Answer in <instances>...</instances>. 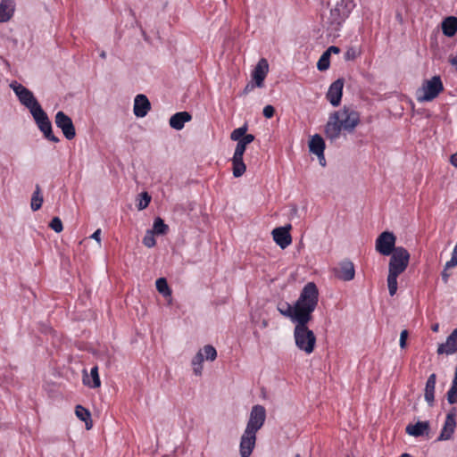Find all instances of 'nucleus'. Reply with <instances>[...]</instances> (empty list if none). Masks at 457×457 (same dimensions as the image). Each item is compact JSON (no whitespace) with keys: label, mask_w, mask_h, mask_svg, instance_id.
<instances>
[{"label":"nucleus","mask_w":457,"mask_h":457,"mask_svg":"<svg viewBox=\"0 0 457 457\" xmlns=\"http://www.w3.org/2000/svg\"><path fill=\"white\" fill-rule=\"evenodd\" d=\"M457 266V258L455 256H452L451 260L445 263V270L452 269Z\"/></svg>","instance_id":"44"},{"label":"nucleus","mask_w":457,"mask_h":457,"mask_svg":"<svg viewBox=\"0 0 457 457\" xmlns=\"http://www.w3.org/2000/svg\"><path fill=\"white\" fill-rule=\"evenodd\" d=\"M269 71V63L268 61L265 58H262L256 66L254 67L253 73H252V79L255 82V85L257 87H263V81L268 74Z\"/></svg>","instance_id":"17"},{"label":"nucleus","mask_w":457,"mask_h":457,"mask_svg":"<svg viewBox=\"0 0 457 457\" xmlns=\"http://www.w3.org/2000/svg\"><path fill=\"white\" fill-rule=\"evenodd\" d=\"M325 142L321 136L315 134L309 142V150L319 158H324Z\"/></svg>","instance_id":"23"},{"label":"nucleus","mask_w":457,"mask_h":457,"mask_svg":"<svg viewBox=\"0 0 457 457\" xmlns=\"http://www.w3.org/2000/svg\"><path fill=\"white\" fill-rule=\"evenodd\" d=\"M442 279L445 283H447L448 282V278H449V274L447 273L446 270L444 269V270L442 271Z\"/></svg>","instance_id":"51"},{"label":"nucleus","mask_w":457,"mask_h":457,"mask_svg":"<svg viewBox=\"0 0 457 457\" xmlns=\"http://www.w3.org/2000/svg\"><path fill=\"white\" fill-rule=\"evenodd\" d=\"M201 351L207 361H213L217 358V351L211 345H204Z\"/></svg>","instance_id":"33"},{"label":"nucleus","mask_w":457,"mask_h":457,"mask_svg":"<svg viewBox=\"0 0 457 457\" xmlns=\"http://www.w3.org/2000/svg\"><path fill=\"white\" fill-rule=\"evenodd\" d=\"M326 52L331 55V54H339L340 53V48L338 46H329Z\"/></svg>","instance_id":"46"},{"label":"nucleus","mask_w":457,"mask_h":457,"mask_svg":"<svg viewBox=\"0 0 457 457\" xmlns=\"http://www.w3.org/2000/svg\"><path fill=\"white\" fill-rule=\"evenodd\" d=\"M255 87H257V86L255 85V82L253 80L252 82L248 83V84L245 87V88H244V90H243V94H244V95L248 94L249 92H251L252 90H253V88H254Z\"/></svg>","instance_id":"45"},{"label":"nucleus","mask_w":457,"mask_h":457,"mask_svg":"<svg viewBox=\"0 0 457 457\" xmlns=\"http://www.w3.org/2000/svg\"><path fill=\"white\" fill-rule=\"evenodd\" d=\"M456 389H457V367H456V370H455V374H454V378L453 380L452 386L449 389V398L452 399L453 394L456 392Z\"/></svg>","instance_id":"42"},{"label":"nucleus","mask_w":457,"mask_h":457,"mask_svg":"<svg viewBox=\"0 0 457 457\" xmlns=\"http://www.w3.org/2000/svg\"><path fill=\"white\" fill-rule=\"evenodd\" d=\"M83 372H84L83 384L85 386H87L91 388H97L101 386V380L99 378L97 366H94L91 369V371H90L91 379L89 378V376L87 375V373L85 370H83Z\"/></svg>","instance_id":"26"},{"label":"nucleus","mask_w":457,"mask_h":457,"mask_svg":"<svg viewBox=\"0 0 457 457\" xmlns=\"http://www.w3.org/2000/svg\"><path fill=\"white\" fill-rule=\"evenodd\" d=\"M100 236H101V229H96L91 236V237L95 240H96L97 242H100L101 238H100Z\"/></svg>","instance_id":"48"},{"label":"nucleus","mask_w":457,"mask_h":457,"mask_svg":"<svg viewBox=\"0 0 457 457\" xmlns=\"http://www.w3.org/2000/svg\"><path fill=\"white\" fill-rule=\"evenodd\" d=\"M451 163L457 168V152L451 156Z\"/></svg>","instance_id":"50"},{"label":"nucleus","mask_w":457,"mask_h":457,"mask_svg":"<svg viewBox=\"0 0 457 457\" xmlns=\"http://www.w3.org/2000/svg\"><path fill=\"white\" fill-rule=\"evenodd\" d=\"M330 55L325 51L317 62V68L320 71H327L330 65Z\"/></svg>","instance_id":"34"},{"label":"nucleus","mask_w":457,"mask_h":457,"mask_svg":"<svg viewBox=\"0 0 457 457\" xmlns=\"http://www.w3.org/2000/svg\"><path fill=\"white\" fill-rule=\"evenodd\" d=\"M447 401L450 404L457 403V389L456 392L453 394L452 399L449 398V391L447 392Z\"/></svg>","instance_id":"47"},{"label":"nucleus","mask_w":457,"mask_h":457,"mask_svg":"<svg viewBox=\"0 0 457 457\" xmlns=\"http://www.w3.org/2000/svg\"><path fill=\"white\" fill-rule=\"evenodd\" d=\"M100 56L104 59L106 57L105 52H102Z\"/></svg>","instance_id":"54"},{"label":"nucleus","mask_w":457,"mask_h":457,"mask_svg":"<svg viewBox=\"0 0 457 457\" xmlns=\"http://www.w3.org/2000/svg\"><path fill=\"white\" fill-rule=\"evenodd\" d=\"M444 86L439 76H434L429 80H425L422 87L417 90V100L420 103L434 100L442 91Z\"/></svg>","instance_id":"6"},{"label":"nucleus","mask_w":457,"mask_h":457,"mask_svg":"<svg viewBox=\"0 0 457 457\" xmlns=\"http://www.w3.org/2000/svg\"><path fill=\"white\" fill-rule=\"evenodd\" d=\"M143 244L148 248H152L156 245L154 232H151L150 230L146 231L143 238Z\"/></svg>","instance_id":"37"},{"label":"nucleus","mask_w":457,"mask_h":457,"mask_svg":"<svg viewBox=\"0 0 457 457\" xmlns=\"http://www.w3.org/2000/svg\"><path fill=\"white\" fill-rule=\"evenodd\" d=\"M457 352V328L447 337L446 342L440 344L437 347V353L447 355Z\"/></svg>","instance_id":"18"},{"label":"nucleus","mask_w":457,"mask_h":457,"mask_svg":"<svg viewBox=\"0 0 457 457\" xmlns=\"http://www.w3.org/2000/svg\"><path fill=\"white\" fill-rule=\"evenodd\" d=\"M360 54V52L355 47H349L345 53V61H353Z\"/></svg>","instance_id":"39"},{"label":"nucleus","mask_w":457,"mask_h":457,"mask_svg":"<svg viewBox=\"0 0 457 457\" xmlns=\"http://www.w3.org/2000/svg\"><path fill=\"white\" fill-rule=\"evenodd\" d=\"M192 115L188 112H179L173 114L170 119V126L177 130L184 128L186 122L190 121Z\"/></svg>","instance_id":"21"},{"label":"nucleus","mask_w":457,"mask_h":457,"mask_svg":"<svg viewBox=\"0 0 457 457\" xmlns=\"http://www.w3.org/2000/svg\"><path fill=\"white\" fill-rule=\"evenodd\" d=\"M36 124L37 125L40 131L44 134V137L54 143L59 142V138L53 133L52 123L42 107L37 110L34 114H31Z\"/></svg>","instance_id":"9"},{"label":"nucleus","mask_w":457,"mask_h":457,"mask_svg":"<svg viewBox=\"0 0 457 457\" xmlns=\"http://www.w3.org/2000/svg\"><path fill=\"white\" fill-rule=\"evenodd\" d=\"M263 115L265 118L267 119H270L273 117L274 113H275V108L272 106V105H266L264 108H263Z\"/></svg>","instance_id":"41"},{"label":"nucleus","mask_w":457,"mask_h":457,"mask_svg":"<svg viewBox=\"0 0 457 457\" xmlns=\"http://www.w3.org/2000/svg\"><path fill=\"white\" fill-rule=\"evenodd\" d=\"M139 195L141 198L137 204V209L141 211L149 205L151 202V195L147 192H143Z\"/></svg>","instance_id":"36"},{"label":"nucleus","mask_w":457,"mask_h":457,"mask_svg":"<svg viewBox=\"0 0 457 457\" xmlns=\"http://www.w3.org/2000/svg\"><path fill=\"white\" fill-rule=\"evenodd\" d=\"M409 332L407 329H403L400 334V340L399 345L402 349H404L407 345V337H408Z\"/></svg>","instance_id":"40"},{"label":"nucleus","mask_w":457,"mask_h":457,"mask_svg":"<svg viewBox=\"0 0 457 457\" xmlns=\"http://www.w3.org/2000/svg\"><path fill=\"white\" fill-rule=\"evenodd\" d=\"M389 256L387 287L390 295L393 296L397 291V278L407 269L411 255L407 249L397 246Z\"/></svg>","instance_id":"3"},{"label":"nucleus","mask_w":457,"mask_h":457,"mask_svg":"<svg viewBox=\"0 0 457 457\" xmlns=\"http://www.w3.org/2000/svg\"><path fill=\"white\" fill-rule=\"evenodd\" d=\"M396 237L393 232L384 231L376 240V251L384 256H389L395 251Z\"/></svg>","instance_id":"10"},{"label":"nucleus","mask_w":457,"mask_h":457,"mask_svg":"<svg viewBox=\"0 0 457 457\" xmlns=\"http://www.w3.org/2000/svg\"><path fill=\"white\" fill-rule=\"evenodd\" d=\"M319 303V289L314 282H308L302 289L295 303L298 309V317L302 320H312V313Z\"/></svg>","instance_id":"4"},{"label":"nucleus","mask_w":457,"mask_h":457,"mask_svg":"<svg viewBox=\"0 0 457 457\" xmlns=\"http://www.w3.org/2000/svg\"><path fill=\"white\" fill-rule=\"evenodd\" d=\"M290 228L291 225H287L272 230L273 240L282 249L287 248L292 242V237L289 232Z\"/></svg>","instance_id":"14"},{"label":"nucleus","mask_w":457,"mask_h":457,"mask_svg":"<svg viewBox=\"0 0 457 457\" xmlns=\"http://www.w3.org/2000/svg\"><path fill=\"white\" fill-rule=\"evenodd\" d=\"M14 10L13 0H2L0 3V22H7L12 17Z\"/></svg>","instance_id":"22"},{"label":"nucleus","mask_w":457,"mask_h":457,"mask_svg":"<svg viewBox=\"0 0 457 457\" xmlns=\"http://www.w3.org/2000/svg\"><path fill=\"white\" fill-rule=\"evenodd\" d=\"M311 320L302 319L295 323L294 329V337L297 348L307 354L314 351L316 345V336L313 331L307 327Z\"/></svg>","instance_id":"5"},{"label":"nucleus","mask_w":457,"mask_h":457,"mask_svg":"<svg viewBox=\"0 0 457 457\" xmlns=\"http://www.w3.org/2000/svg\"><path fill=\"white\" fill-rule=\"evenodd\" d=\"M344 83V79L339 78L330 85L328 90L327 99L333 106H338L341 102Z\"/></svg>","instance_id":"13"},{"label":"nucleus","mask_w":457,"mask_h":457,"mask_svg":"<svg viewBox=\"0 0 457 457\" xmlns=\"http://www.w3.org/2000/svg\"><path fill=\"white\" fill-rule=\"evenodd\" d=\"M247 131V125L245 124L242 127H239L236 129H234L230 134V139L231 140H240Z\"/></svg>","instance_id":"35"},{"label":"nucleus","mask_w":457,"mask_h":457,"mask_svg":"<svg viewBox=\"0 0 457 457\" xmlns=\"http://www.w3.org/2000/svg\"><path fill=\"white\" fill-rule=\"evenodd\" d=\"M204 353L199 351L192 360V365L195 375H201L203 370Z\"/></svg>","instance_id":"31"},{"label":"nucleus","mask_w":457,"mask_h":457,"mask_svg":"<svg viewBox=\"0 0 457 457\" xmlns=\"http://www.w3.org/2000/svg\"><path fill=\"white\" fill-rule=\"evenodd\" d=\"M405 431L408 435L418 437L428 435L429 432L428 421H418L416 424L407 425Z\"/></svg>","instance_id":"20"},{"label":"nucleus","mask_w":457,"mask_h":457,"mask_svg":"<svg viewBox=\"0 0 457 457\" xmlns=\"http://www.w3.org/2000/svg\"><path fill=\"white\" fill-rule=\"evenodd\" d=\"M44 202V198L41 192V187L38 184L36 185L35 190L32 194L30 207L32 211L36 212L39 210Z\"/></svg>","instance_id":"29"},{"label":"nucleus","mask_w":457,"mask_h":457,"mask_svg":"<svg viewBox=\"0 0 457 457\" xmlns=\"http://www.w3.org/2000/svg\"><path fill=\"white\" fill-rule=\"evenodd\" d=\"M455 417L456 409L453 408L446 415V419L442 428V431L439 435L438 440H448L452 437L456 428Z\"/></svg>","instance_id":"16"},{"label":"nucleus","mask_w":457,"mask_h":457,"mask_svg":"<svg viewBox=\"0 0 457 457\" xmlns=\"http://www.w3.org/2000/svg\"><path fill=\"white\" fill-rule=\"evenodd\" d=\"M442 31L448 37H453L457 32V17L449 16L441 24Z\"/></svg>","instance_id":"27"},{"label":"nucleus","mask_w":457,"mask_h":457,"mask_svg":"<svg viewBox=\"0 0 457 457\" xmlns=\"http://www.w3.org/2000/svg\"><path fill=\"white\" fill-rule=\"evenodd\" d=\"M235 153L232 157V171L235 178L241 177L246 170V166L243 161V156L246 149V145L241 140H237Z\"/></svg>","instance_id":"11"},{"label":"nucleus","mask_w":457,"mask_h":457,"mask_svg":"<svg viewBox=\"0 0 457 457\" xmlns=\"http://www.w3.org/2000/svg\"><path fill=\"white\" fill-rule=\"evenodd\" d=\"M295 457H300V455H299V454H296V455H295Z\"/></svg>","instance_id":"55"},{"label":"nucleus","mask_w":457,"mask_h":457,"mask_svg":"<svg viewBox=\"0 0 457 457\" xmlns=\"http://www.w3.org/2000/svg\"><path fill=\"white\" fill-rule=\"evenodd\" d=\"M349 9L345 0L338 1L335 6L330 10L328 17L329 29L337 32L342 24L349 16Z\"/></svg>","instance_id":"8"},{"label":"nucleus","mask_w":457,"mask_h":457,"mask_svg":"<svg viewBox=\"0 0 457 457\" xmlns=\"http://www.w3.org/2000/svg\"><path fill=\"white\" fill-rule=\"evenodd\" d=\"M452 256H455L457 258V244L455 245L453 251L452 253Z\"/></svg>","instance_id":"53"},{"label":"nucleus","mask_w":457,"mask_h":457,"mask_svg":"<svg viewBox=\"0 0 457 457\" xmlns=\"http://www.w3.org/2000/svg\"><path fill=\"white\" fill-rule=\"evenodd\" d=\"M359 123L360 113L353 108L344 106L330 114L325 126V135L330 141H335L342 130L353 133Z\"/></svg>","instance_id":"1"},{"label":"nucleus","mask_w":457,"mask_h":457,"mask_svg":"<svg viewBox=\"0 0 457 457\" xmlns=\"http://www.w3.org/2000/svg\"><path fill=\"white\" fill-rule=\"evenodd\" d=\"M255 137L253 134H245L240 140L245 145H249L254 140Z\"/></svg>","instance_id":"43"},{"label":"nucleus","mask_w":457,"mask_h":457,"mask_svg":"<svg viewBox=\"0 0 457 457\" xmlns=\"http://www.w3.org/2000/svg\"><path fill=\"white\" fill-rule=\"evenodd\" d=\"M431 329H432V331H434V332H437V331H438V329H439V324H438V323H435V324H433V325L431 326Z\"/></svg>","instance_id":"52"},{"label":"nucleus","mask_w":457,"mask_h":457,"mask_svg":"<svg viewBox=\"0 0 457 457\" xmlns=\"http://www.w3.org/2000/svg\"><path fill=\"white\" fill-rule=\"evenodd\" d=\"M334 274L343 281H350L355 275L354 265L350 260H344L339 262L338 268L334 269Z\"/></svg>","instance_id":"15"},{"label":"nucleus","mask_w":457,"mask_h":457,"mask_svg":"<svg viewBox=\"0 0 457 457\" xmlns=\"http://www.w3.org/2000/svg\"><path fill=\"white\" fill-rule=\"evenodd\" d=\"M49 227L55 231L56 233H60L63 229L62 222L58 217H54L49 223Z\"/></svg>","instance_id":"38"},{"label":"nucleus","mask_w":457,"mask_h":457,"mask_svg":"<svg viewBox=\"0 0 457 457\" xmlns=\"http://www.w3.org/2000/svg\"><path fill=\"white\" fill-rule=\"evenodd\" d=\"M436 380V376L435 373H432L428 377V378L426 382V386H425L424 397L429 406H433L434 400H435Z\"/></svg>","instance_id":"24"},{"label":"nucleus","mask_w":457,"mask_h":457,"mask_svg":"<svg viewBox=\"0 0 457 457\" xmlns=\"http://www.w3.org/2000/svg\"><path fill=\"white\" fill-rule=\"evenodd\" d=\"M169 230L168 225H166L163 221V220L160 217L155 218L154 221L153 229H151V232H154V234L157 235H165L167 231Z\"/></svg>","instance_id":"30"},{"label":"nucleus","mask_w":457,"mask_h":457,"mask_svg":"<svg viewBox=\"0 0 457 457\" xmlns=\"http://www.w3.org/2000/svg\"><path fill=\"white\" fill-rule=\"evenodd\" d=\"M449 62H450L451 65L454 66L456 68V71H457V56L451 55L449 57Z\"/></svg>","instance_id":"49"},{"label":"nucleus","mask_w":457,"mask_h":457,"mask_svg":"<svg viewBox=\"0 0 457 457\" xmlns=\"http://www.w3.org/2000/svg\"><path fill=\"white\" fill-rule=\"evenodd\" d=\"M156 289L160 294L163 296H170L171 295V290L169 287L166 278H159L155 282Z\"/></svg>","instance_id":"32"},{"label":"nucleus","mask_w":457,"mask_h":457,"mask_svg":"<svg viewBox=\"0 0 457 457\" xmlns=\"http://www.w3.org/2000/svg\"><path fill=\"white\" fill-rule=\"evenodd\" d=\"M76 416L85 422L86 428L90 429L93 426L90 411L81 405H77L75 408Z\"/></svg>","instance_id":"28"},{"label":"nucleus","mask_w":457,"mask_h":457,"mask_svg":"<svg viewBox=\"0 0 457 457\" xmlns=\"http://www.w3.org/2000/svg\"><path fill=\"white\" fill-rule=\"evenodd\" d=\"M266 420V410L262 405L252 407L246 428L240 438L239 452L241 457H250L255 446L256 433Z\"/></svg>","instance_id":"2"},{"label":"nucleus","mask_w":457,"mask_h":457,"mask_svg":"<svg viewBox=\"0 0 457 457\" xmlns=\"http://www.w3.org/2000/svg\"><path fill=\"white\" fill-rule=\"evenodd\" d=\"M10 87L13 90L21 104L28 108L31 114L41 108L33 93L21 83L12 81Z\"/></svg>","instance_id":"7"},{"label":"nucleus","mask_w":457,"mask_h":457,"mask_svg":"<svg viewBox=\"0 0 457 457\" xmlns=\"http://www.w3.org/2000/svg\"><path fill=\"white\" fill-rule=\"evenodd\" d=\"M55 124L62 129L63 136L71 140L76 136V129L73 125L72 120L63 112L59 111L55 115Z\"/></svg>","instance_id":"12"},{"label":"nucleus","mask_w":457,"mask_h":457,"mask_svg":"<svg viewBox=\"0 0 457 457\" xmlns=\"http://www.w3.org/2000/svg\"><path fill=\"white\" fill-rule=\"evenodd\" d=\"M151 109V104L145 95H137L134 101V114L137 117H145Z\"/></svg>","instance_id":"19"},{"label":"nucleus","mask_w":457,"mask_h":457,"mask_svg":"<svg viewBox=\"0 0 457 457\" xmlns=\"http://www.w3.org/2000/svg\"><path fill=\"white\" fill-rule=\"evenodd\" d=\"M278 311L285 317L290 318L293 322L296 323L301 320V319L297 316L298 309L295 303L294 306H292L288 303H284L283 304H279L278 306Z\"/></svg>","instance_id":"25"}]
</instances>
